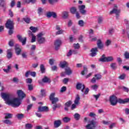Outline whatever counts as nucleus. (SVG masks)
I'll return each instance as SVG.
<instances>
[{
  "label": "nucleus",
  "instance_id": "1",
  "mask_svg": "<svg viewBox=\"0 0 129 129\" xmlns=\"http://www.w3.org/2000/svg\"><path fill=\"white\" fill-rule=\"evenodd\" d=\"M1 96L6 101V104H8V105H11L12 107H19V106L22 104L21 99L19 98L11 99V94L2 93Z\"/></svg>",
  "mask_w": 129,
  "mask_h": 129
},
{
  "label": "nucleus",
  "instance_id": "2",
  "mask_svg": "<svg viewBox=\"0 0 129 129\" xmlns=\"http://www.w3.org/2000/svg\"><path fill=\"white\" fill-rule=\"evenodd\" d=\"M55 93H51L49 96V100L51 101L52 104H53L52 109L54 111L56 108H60L61 107V104L57 103L59 101V98L55 97Z\"/></svg>",
  "mask_w": 129,
  "mask_h": 129
},
{
  "label": "nucleus",
  "instance_id": "3",
  "mask_svg": "<svg viewBox=\"0 0 129 129\" xmlns=\"http://www.w3.org/2000/svg\"><path fill=\"white\" fill-rule=\"evenodd\" d=\"M44 34L43 33H40L38 34H37V43L39 45H41V44H44L45 42H46V38L45 37H43V36Z\"/></svg>",
  "mask_w": 129,
  "mask_h": 129
},
{
  "label": "nucleus",
  "instance_id": "4",
  "mask_svg": "<svg viewBox=\"0 0 129 129\" xmlns=\"http://www.w3.org/2000/svg\"><path fill=\"white\" fill-rule=\"evenodd\" d=\"M114 7L115 8H113V10L110 12V14L111 15L112 14H115L116 15V18L117 19H118V18H119V14H120V10H117V6L116 5H115L114 6Z\"/></svg>",
  "mask_w": 129,
  "mask_h": 129
},
{
  "label": "nucleus",
  "instance_id": "5",
  "mask_svg": "<svg viewBox=\"0 0 129 129\" xmlns=\"http://www.w3.org/2000/svg\"><path fill=\"white\" fill-rule=\"evenodd\" d=\"M109 101L111 105H116L117 104V97L114 95H111L109 97Z\"/></svg>",
  "mask_w": 129,
  "mask_h": 129
},
{
  "label": "nucleus",
  "instance_id": "6",
  "mask_svg": "<svg viewBox=\"0 0 129 129\" xmlns=\"http://www.w3.org/2000/svg\"><path fill=\"white\" fill-rule=\"evenodd\" d=\"M14 21L11 19H8L5 24V26L7 29H14Z\"/></svg>",
  "mask_w": 129,
  "mask_h": 129
},
{
  "label": "nucleus",
  "instance_id": "7",
  "mask_svg": "<svg viewBox=\"0 0 129 129\" xmlns=\"http://www.w3.org/2000/svg\"><path fill=\"white\" fill-rule=\"evenodd\" d=\"M96 125V122L94 120H92L90 121V123H88L86 125V129H94Z\"/></svg>",
  "mask_w": 129,
  "mask_h": 129
},
{
  "label": "nucleus",
  "instance_id": "8",
  "mask_svg": "<svg viewBox=\"0 0 129 129\" xmlns=\"http://www.w3.org/2000/svg\"><path fill=\"white\" fill-rule=\"evenodd\" d=\"M79 100H80V97H79V95H77V97L75 100V104H73L72 105L71 109L72 110H73L76 108V104H79Z\"/></svg>",
  "mask_w": 129,
  "mask_h": 129
},
{
  "label": "nucleus",
  "instance_id": "9",
  "mask_svg": "<svg viewBox=\"0 0 129 129\" xmlns=\"http://www.w3.org/2000/svg\"><path fill=\"white\" fill-rule=\"evenodd\" d=\"M17 38H18V40L19 41V42H21V43H22L23 46L24 45H26V43L27 42V37H24V38H23L22 35H17Z\"/></svg>",
  "mask_w": 129,
  "mask_h": 129
},
{
  "label": "nucleus",
  "instance_id": "10",
  "mask_svg": "<svg viewBox=\"0 0 129 129\" xmlns=\"http://www.w3.org/2000/svg\"><path fill=\"white\" fill-rule=\"evenodd\" d=\"M46 16L48 18H52V17L53 19L57 18V14L54 12H48L46 13Z\"/></svg>",
  "mask_w": 129,
  "mask_h": 129
},
{
  "label": "nucleus",
  "instance_id": "11",
  "mask_svg": "<svg viewBox=\"0 0 129 129\" xmlns=\"http://www.w3.org/2000/svg\"><path fill=\"white\" fill-rule=\"evenodd\" d=\"M43 83H51V80H50V79L46 76H44L42 81H38V83H39V84H43Z\"/></svg>",
  "mask_w": 129,
  "mask_h": 129
},
{
  "label": "nucleus",
  "instance_id": "12",
  "mask_svg": "<svg viewBox=\"0 0 129 129\" xmlns=\"http://www.w3.org/2000/svg\"><path fill=\"white\" fill-rule=\"evenodd\" d=\"M90 52V56H91V57H95V56L97 55L98 49H97V47L93 48L91 49Z\"/></svg>",
  "mask_w": 129,
  "mask_h": 129
},
{
  "label": "nucleus",
  "instance_id": "13",
  "mask_svg": "<svg viewBox=\"0 0 129 129\" xmlns=\"http://www.w3.org/2000/svg\"><path fill=\"white\" fill-rule=\"evenodd\" d=\"M17 94L18 95V98L20 100L23 99L24 97H26V94L24 93L21 90H19L17 91Z\"/></svg>",
  "mask_w": 129,
  "mask_h": 129
},
{
  "label": "nucleus",
  "instance_id": "14",
  "mask_svg": "<svg viewBox=\"0 0 129 129\" xmlns=\"http://www.w3.org/2000/svg\"><path fill=\"white\" fill-rule=\"evenodd\" d=\"M62 44V41L59 39H57L54 42V46L55 48V50H59V48H60V46Z\"/></svg>",
  "mask_w": 129,
  "mask_h": 129
},
{
  "label": "nucleus",
  "instance_id": "15",
  "mask_svg": "<svg viewBox=\"0 0 129 129\" xmlns=\"http://www.w3.org/2000/svg\"><path fill=\"white\" fill-rule=\"evenodd\" d=\"M49 110V108L46 106H39L37 110V112H44V111H48Z\"/></svg>",
  "mask_w": 129,
  "mask_h": 129
},
{
  "label": "nucleus",
  "instance_id": "16",
  "mask_svg": "<svg viewBox=\"0 0 129 129\" xmlns=\"http://www.w3.org/2000/svg\"><path fill=\"white\" fill-rule=\"evenodd\" d=\"M15 53L16 55H21V52H22V49L20 48V45L19 44H16L15 46Z\"/></svg>",
  "mask_w": 129,
  "mask_h": 129
},
{
  "label": "nucleus",
  "instance_id": "17",
  "mask_svg": "<svg viewBox=\"0 0 129 129\" xmlns=\"http://www.w3.org/2000/svg\"><path fill=\"white\" fill-rule=\"evenodd\" d=\"M79 9L82 15H86V10H85V5H81L79 6Z\"/></svg>",
  "mask_w": 129,
  "mask_h": 129
},
{
  "label": "nucleus",
  "instance_id": "18",
  "mask_svg": "<svg viewBox=\"0 0 129 129\" xmlns=\"http://www.w3.org/2000/svg\"><path fill=\"white\" fill-rule=\"evenodd\" d=\"M56 30L57 31L56 32V35H61L64 33V30L61 29L60 26L56 25L55 27Z\"/></svg>",
  "mask_w": 129,
  "mask_h": 129
},
{
  "label": "nucleus",
  "instance_id": "19",
  "mask_svg": "<svg viewBox=\"0 0 129 129\" xmlns=\"http://www.w3.org/2000/svg\"><path fill=\"white\" fill-rule=\"evenodd\" d=\"M0 7L3 8L4 12H6V10L7 9V3L5 0H2L0 2Z\"/></svg>",
  "mask_w": 129,
  "mask_h": 129
},
{
  "label": "nucleus",
  "instance_id": "20",
  "mask_svg": "<svg viewBox=\"0 0 129 129\" xmlns=\"http://www.w3.org/2000/svg\"><path fill=\"white\" fill-rule=\"evenodd\" d=\"M54 127L55 128H57V127H59L62 124V122L61 121V120H56L54 121Z\"/></svg>",
  "mask_w": 129,
  "mask_h": 129
},
{
  "label": "nucleus",
  "instance_id": "21",
  "mask_svg": "<svg viewBox=\"0 0 129 129\" xmlns=\"http://www.w3.org/2000/svg\"><path fill=\"white\" fill-rule=\"evenodd\" d=\"M7 57L8 59H11L13 57V49H9L7 50Z\"/></svg>",
  "mask_w": 129,
  "mask_h": 129
},
{
  "label": "nucleus",
  "instance_id": "22",
  "mask_svg": "<svg viewBox=\"0 0 129 129\" xmlns=\"http://www.w3.org/2000/svg\"><path fill=\"white\" fill-rule=\"evenodd\" d=\"M97 45L99 49H103L104 44L102 43V41H101V40L98 39L97 41Z\"/></svg>",
  "mask_w": 129,
  "mask_h": 129
},
{
  "label": "nucleus",
  "instance_id": "23",
  "mask_svg": "<svg viewBox=\"0 0 129 129\" xmlns=\"http://www.w3.org/2000/svg\"><path fill=\"white\" fill-rule=\"evenodd\" d=\"M84 84H82V83L78 82L76 85V88L77 90H81V88L83 87Z\"/></svg>",
  "mask_w": 129,
  "mask_h": 129
},
{
  "label": "nucleus",
  "instance_id": "24",
  "mask_svg": "<svg viewBox=\"0 0 129 129\" xmlns=\"http://www.w3.org/2000/svg\"><path fill=\"white\" fill-rule=\"evenodd\" d=\"M70 11L71 14L75 15V13H77V8L73 7L70 8Z\"/></svg>",
  "mask_w": 129,
  "mask_h": 129
},
{
  "label": "nucleus",
  "instance_id": "25",
  "mask_svg": "<svg viewBox=\"0 0 129 129\" xmlns=\"http://www.w3.org/2000/svg\"><path fill=\"white\" fill-rule=\"evenodd\" d=\"M67 66V62L66 61H60L59 63V67L60 68H65Z\"/></svg>",
  "mask_w": 129,
  "mask_h": 129
},
{
  "label": "nucleus",
  "instance_id": "26",
  "mask_svg": "<svg viewBox=\"0 0 129 129\" xmlns=\"http://www.w3.org/2000/svg\"><path fill=\"white\" fill-rule=\"evenodd\" d=\"M29 35H31L32 37L31 39V43H34V42H36V36L34 35V34L32 33L30 31H29Z\"/></svg>",
  "mask_w": 129,
  "mask_h": 129
},
{
  "label": "nucleus",
  "instance_id": "27",
  "mask_svg": "<svg viewBox=\"0 0 129 129\" xmlns=\"http://www.w3.org/2000/svg\"><path fill=\"white\" fill-rule=\"evenodd\" d=\"M65 72L67 75H71L72 74V71L70 69V68H68L66 69Z\"/></svg>",
  "mask_w": 129,
  "mask_h": 129
},
{
  "label": "nucleus",
  "instance_id": "28",
  "mask_svg": "<svg viewBox=\"0 0 129 129\" xmlns=\"http://www.w3.org/2000/svg\"><path fill=\"white\" fill-rule=\"evenodd\" d=\"M110 66L112 70H116V69H117V66L116 65V63H112L110 64Z\"/></svg>",
  "mask_w": 129,
  "mask_h": 129
},
{
  "label": "nucleus",
  "instance_id": "29",
  "mask_svg": "<svg viewBox=\"0 0 129 129\" xmlns=\"http://www.w3.org/2000/svg\"><path fill=\"white\" fill-rule=\"evenodd\" d=\"M5 115H6L5 117V119H9L13 117V114L12 113H6Z\"/></svg>",
  "mask_w": 129,
  "mask_h": 129
},
{
  "label": "nucleus",
  "instance_id": "30",
  "mask_svg": "<svg viewBox=\"0 0 129 129\" xmlns=\"http://www.w3.org/2000/svg\"><path fill=\"white\" fill-rule=\"evenodd\" d=\"M74 117L76 120H79V119H80L81 115L79 114V113H76L74 115Z\"/></svg>",
  "mask_w": 129,
  "mask_h": 129
},
{
  "label": "nucleus",
  "instance_id": "31",
  "mask_svg": "<svg viewBox=\"0 0 129 129\" xmlns=\"http://www.w3.org/2000/svg\"><path fill=\"white\" fill-rule=\"evenodd\" d=\"M24 4H35L36 3V0H24L23 1Z\"/></svg>",
  "mask_w": 129,
  "mask_h": 129
},
{
  "label": "nucleus",
  "instance_id": "32",
  "mask_svg": "<svg viewBox=\"0 0 129 129\" xmlns=\"http://www.w3.org/2000/svg\"><path fill=\"white\" fill-rule=\"evenodd\" d=\"M23 20L26 23V24H29L31 22V19L28 17L23 18Z\"/></svg>",
  "mask_w": 129,
  "mask_h": 129
},
{
  "label": "nucleus",
  "instance_id": "33",
  "mask_svg": "<svg viewBox=\"0 0 129 129\" xmlns=\"http://www.w3.org/2000/svg\"><path fill=\"white\" fill-rule=\"evenodd\" d=\"M71 120V118L68 117H64L62 118V121L63 122H65L66 123H67V122H69Z\"/></svg>",
  "mask_w": 129,
  "mask_h": 129
},
{
  "label": "nucleus",
  "instance_id": "34",
  "mask_svg": "<svg viewBox=\"0 0 129 129\" xmlns=\"http://www.w3.org/2000/svg\"><path fill=\"white\" fill-rule=\"evenodd\" d=\"M40 71L41 73H45V71H46V69H45V67L44 64H42L40 66Z\"/></svg>",
  "mask_w": 129,
  "mask_h": 129
},
{
  "label": "nucleus",
  "instance_id": "35",
  "mask_svg": "<svg viewBox=\"0 0 129 129\" xmlns=\"http://www.w3.org/2000/svg\"><path fill=\"white\" fill-rule=\"evenodd\" d=\"M30 30L32 31V33H36L38 31V27H35L34 26H31L30 27Z\"/></svg>",
  "mask_w": 129,
  "mask_h": 129
},
{
  "label": "nucleus",
  "instance_id": "36",
  "mask_svg": "<svg viewBox=\"0 0 129 129\" xmlns=\"http://www.w3.org/2000/svg\"><path fill=\"white\" fill-rule=\"evenodd\" d=\"M33 128V125L31 123H27L25 124V128L32 129Z\"/></svg>",
  "mask_w": 129,
  "mask_h": 129
},
{
  "label": "nucleus",
  "instance_id": "37",
  "mask_svg": "<svg viewBox=\"0 0 129 129\" xmlns=\"http://www.w3.org/2000/svg\"><path fill=\"white\" fill-rule=\"evenodd\" d=\"M62 17L63 19H67L68 18V12L64 11L62 12Z\"/></svg>",
  "mask_w": 129,
  "mask_h": 129
},
{
  "label": "nucleus",
  "instance_id": "38",
  "mask_svg": "<svg viewBox=\"0 0 129 129\" xmlns=\"http://www.w3.org/2000/svg\"><path fill=\"white\" fill-rule=\"evenodd\" d=\"M113 57L110 56L106 57L107 62H112L113 61Z\"/></svg>",
  "mask_w": 129,
  "mask_h": 129
},
{
  "label": "nucleus",
  "instance_id": "39",
  "mask_svg": "<svg viewBox=\"0 0 129 129\" xmlns=\"http://www.w3.org/2000/svg\"><path fill=\"white\" fill-rule=\"evenodd\" d=\"M84 70L81 72L82 75H85V72H87V67L86 66H83Z\"/></svg>",
  "mask_w": 129,
  "mask_h": 129
},
{
  "label": "nucleus",
  "instance_id": "40",
  "mask_svg": "<svg viewBox=\"0 0 129 129\" xmlns=\"http://www.w3.org/2000/svg\"><path fill=\"white\" fill-rule=\"evenodd\" d=\"M78 25L80 27H84V21H83V20H79Z\"/></svg>",
  "mask_w": 129,
  "mask_h": 129
},
{
  "label": "nucleus",
  "instance_id": "41",
  "mask_svg": "<svg viewBox=\"0 0 129 129\" xmlns=\"http://www.w3.org/2000/svg\"><path fill=\"white\" fill-rule=\"evenodd\" d=\"M71 104H72V101L70 100V101L67 102L64 104V105H65V106H67L68 107H70V106H71Z\"/></svg>",
  "mask_w": 129,
  "mask_h": 129
},
{
  "label": "nucleus",
  "instance_id": "42",
  "mask_svg": "<svg viewBox=\"0 0 129 129\" xmlns=\"http://www.w3.org/2000/svg\"><path fill=\"white\" fill-rule=\"evenodd\" d=\"M74 47L75 49L78 50L80 49V44H79V43H74Z\"/></svg>",
  "mask_w": 129,
  "mask_h": 129
},
{
  "label": "nucleus",
  "instance_id": "43",
  "mask_svg": "<svg viewBox=\"0 0 129 129\" xmlns=\"http://www.w3.org/2000/svg\"><path fill=\"white\" fill-rule=\"evenodd\" d=\"M26 82L27 84H31L33 82V80L30 78L26 79Z\"/></svg>",
  "mask_w": 129,
  "mask_h": 129
},
{
  "label": "nucleus",
  "instance_id": "44",
  "mask_svg": "<svg viewBox=\"0 0 129 129\" xmlns=\"http://www.w3.org/2000/svg\"><path fill=\"white\" fill-rule=\"evenodd\" d=\"M124 56L125 59H129V52L128 51H125L124 53Z\"/></svg>",
  "mask_w": 129,
  "mask_h": 129
},
{
  "label": "nucleus",
  "instance_id": "45",
  "mask_svg": "<svg viewBox=\"0 0 129 129\" xmlns=\"http://www.w3.org/2000/svg\"><path fill=\"white\" fill-rule=\"evenodd\" d=\"M17 117L18 119H22V118H24V114H18L17 115Z\"/></svg>",
  "mask_w": 129,
  "mask_h": 129
},
{
  "label": "nucleus",
  "instance_id": "46",
  "mask_svg": "<svg viewBox=\"0 0 129 129\" xmlns=\"http://www.w3.org/2000/svg\"><path fill=\"white\" fill-rule=\"evenodd\" d=\"M94 77L96 78V80H99L102 78V76L100 74H96Z\"/></svg>",
  "mask_w": 129,
  "mask_h": 129
},
{
  "label": "nucleus",
  "instance_id": "47",
  "mask_svg": "<svg viewBox=\"0 0 129 129\" xmlns=\"http://www.w3.org/2000/svg\"><path fill=\"white\" fill-rule=\"evenodd\" d=\"M41 96H46V91L44 89H42L40 91Z\"/></svg>",
  "mask_w": 129,
  "mask_h": 129
},
{
  "label": "nucleus",
  "instance_id": "48",
  "mask_svg": "<svg viewBox=\"0 0 129 129\" xmlns=\"http://www.w3.org/2000/svg\"><path fill=\"white\" fill-rule=\"evenodd\" d=\"M3 122H4V123H6L7 124H12V123H13L11 120L7 119L6 120H4Z\"/></svg>",
  "mask_w": 129,
  "mask_h": 129
},
{
  "label": "nucleus",
  "instance_id": "49",
  "mask_svg": "<svg viewBox=\"0 0 129 129\" xmlns=\"http://www.w3.org/2000/svg\"><path fill=\"white\" fill-rule=\"evenodd\" d=\"M54 62H55V60L54 59L50 58L49 60V63L51 66L54 65Z\"/></svg>",
  "mask_w": 129,
  "mask_h": 129
},
{
  "label": "nucleus",
  "instance_id": "50",
  "mask_svg": "<svg viewBox=\"0 0 129 129\" xmlns=\"http://www.w3.org/2000/svg\"><path fill=\"white\" fill-rule=\"evenodd\" d=\"M8 34L10 36H12L14 34V29H9Z\"/></svg>",
  "mask_w": 129,
  "mask_h": 129
},
{
  "label": "nucleus",
  "instance_id": "51",
  "mask_svg": "<svg viewBox=\"0 0 129 129\" xmlns=\"http://www.w3.org/2000/svg\"><path fill=\"white\" fill-rule=\"evenodd\" d=\"M28 90H29V91H32V90L34 89V87H33V85L32 84L28 85Z\"/></svg>",
  "mask_w": 129,
  "mask_h": 129
},
{
  "label": "nucleus",
  "instance_id": "52",
  "mask_svg": "<svg viewBox=\"0 0 129 129\" xmlns=\"http://www.w3.org/2000/svg\"><path fill=\"white\" fill-rule=\"evenodd\" d=\"M89 116H90V117L94 118L96 117V114L91 112H90Z\"/></svg>",
  "mask_w": 129,
  "mask_h": 129
},
{
  "label": "nucleus",
  "instance_id": "53",
  "mask_svg": "<svg viewBox=\"0 0 129 129\" xmlns=\"http://www.w3.org/2000/svg\"><path fill=\"white\" fill-rule=\"evenodd\" d=\"M48 2L50 5H54L55 3L58 2V0H48Z\"/></svg>",
  "mask_w": 129,
  "mask_h": 129
},
{
  "label": "nucleus",
  "instance_id": "54",
  "mask_svg": "<svg viewBox=\"0 0 129 129\" xmlns=\"http://www.w3.org/2000/svg\"><path fill=\"white\" fill-rule=\"evenodd\" d=\"M125 78V74H122L120 76H119V79H120L121 80H123Z\"/></svg>",
  "mask_w": 129,
  "mask_h": 129
},
{
  "label": "nucleus",
  "instance_id": "55",
  "mask_svg": "<svg viewBox=\"0 0 129 129\" xmlns=\"http://www.w3.org/2000/svg\"><path fill=\"white\" fill-rule=\"evenodd\" d=\"M62 82H63V83H64V84H67V83H68V82H69V79L64 78L62 81Z\"/></svg>",
  "mask_w": 129,
  "mask_h": 129
},
{
  "label": "nucleus",
  "instance_id": "56",
  "mask_svg": "<svg viewBox=\"0 0 129 129\" xmlns=\"http://www.w3.org/2000/svg\"><path fill=\"white\" fill-rule=\"evenodd\" d=\"M22 56L23 58H24L25 59H27L28 58V55H27V52H23L22 53Z\"/></svg>",
  "mask_w": 129,
  "mask_h": 129
},
{
  "label": "nucleus",
  "instance_id": "57",
  "mask_svg": "<svg viewBox=\"0 0 129 129\" xmlns=\"http://www.w3.org/2000/svg\"><path fill=\"white\" fill-rule=\"evenodd\" d=\"M117 61L118 63L119 64V65H121V64L122 63V60L120 57H117Z\"/></svg>",
  "mask_w": 129,
  "mask_h": 129
},
{
  "label": "nucleus",
  "instance_id": "58",
  "mask_svg": "<svg viewBox=\"0 0 129 129\" xmlns=\"http://www.w3.org/2000/svg\"><path fill=\"white\" fill-rule=\"evenodd\" d=\"M99 61L100 62H107L106 57H101L99 59Z\"/></svg>",
  "mask_w": 129,
  "mask_h": 129
},
{
  "label": "nucleus",
  "instance_id": "59",
  "mask_svg": "<svg viewBox=\"0 0 129 129\" xmlns=\"http://www.w3.org/2000/svg\"><path fill=\"white\" fill-rule=\"evenodd\" d=\"M122 89H123V91L125 92H128L129 91L128 88L124 86L122 87Z\"/></svg>",
  "mask_w": 129,
  "mask_h": 129
},
{
  "label": "nucleus",
  "instance_id": "60",
  "mask_svg": "<svg viewBox=\"0 0 129 129\" xmlns=\"http://www.w3.org/2000/svg\"><path fill=\"white\" fill-rule=\"evenodd\" d=\"M117 102L120 104H124V100H122L121 99H119L117 100Z\"/></svg>",
  "mask_w": 129,
  "mask_h": 129
},
{
  "label": "nucleus",
  "instance_id": "61",
  "mask_svg": "<svg viewBox=\"0 0 129 129\" xmlns=\"http://www.w3.org/2000/svg\"><path fill=\"white\" fill-rule=\"evenodd\" d=\"M9 45L10 47H14V40H10L9 42Z\"/></svg>",
  "mask_w": 129,
  "mask_h": 129
},
{
  "label": "nucleus",
  "instance_id": "62",
  "mask_svg": "<svg viewBox=\"0 0 129 129\" xmlns=\"http://www.w3.org/2000/svg\"><path fill=\"white\" fill-rule=\"evenodd\" d=\"M100 95H101V94L99 93L98 95H93V96L94 97H95V98H96V100H98Z\"/></svg>",
  "mask_w": 129,
  "mask_h": 129
},
{
  "label": "nucleus",
  "instance_id": "63",
  "mask_svg": "<svg viewBox=\"0 0 129 129\" xmlns=\"http://www.w3.org/2000/svg\"><path fill=\"white\" fill-rule=\"evenodd\" d=\"M15 5H16V2H15V0H12L11 3V8H14V7H15Z\"/></svg>",
  "mask_w": 129,
  "mask_h": 129
},
{
  "label": "nucleus",
  "instance_id": "64",
  "mask_svg": "<svg viewBox=\"0 0 129 129\" xmlns=\"http://www.w3.org/2000/svg\"><path fill=\"white\" fill-rule=\"evenodd\" d=\"M67 88L65 86H63L60 89V92H64L66 91Z\"/></svg>",
  "mask_w": 129,
  "mask_h": 129
}]
</instances>
